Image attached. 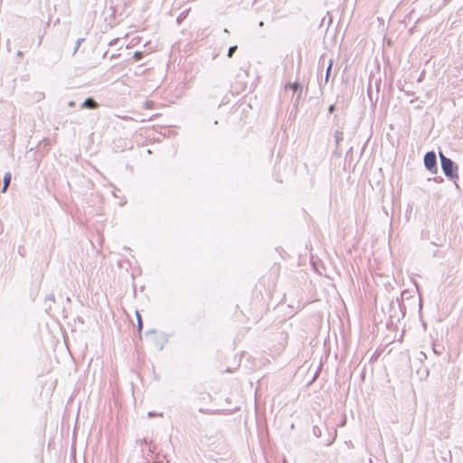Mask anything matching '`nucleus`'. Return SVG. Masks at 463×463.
<instances>
[{
    "label": "nucleus",
    "mask_w": 463,
    "mask_h": 463,
    "mask_svg": "<svg viewBox=\"0 0 463 463\" xmlns=\"http://www.w3.org/2000/svg\"><path fill=\"white\" fill-rule=\"evenodd\" d=\"M182 19H183V14H181L179 15V17L177 18V22L180 23Z\"/></svg>",
    "instance_id": "obj_17"
},
{
    "label": "nucleus",
    "mask_w": 463,
    "mask_h": 463,
    "mask_svg": "<svg viewBox=\"0 0 463 463\" xmlns=\"http://www.w3.org/2000/svg\"><path fill=\"white\" fill-rule=\"evenodd\" d=\"M17 56H18V57H22V56H23V52L18 51V52H17Z\"/></svg>",
    "instance_id": "obj_18"
},
{
    "label": "nucleus",
    "mask_w": 463,
    "mask_h": 463,
    "mask_svg": "<svg viewBox=\"0 0 463 463\" xmlns=\"http://www.w3.org/2000/svg\"><path fill=\"white\" fill-rule=\"evenodd\" d=\"M68 106H69L70 108H72V107H74V106H75V102H74V101H72V100H71V101H69V102H68Z\"/></svg>",
    "instance_id": "obj_16"
},
{
    "label": "nucleus",
    "mask_w": 463,
    "mask_h": 463,
    "mask_svg": "<svg viewBox=\"0 0 463 463\" xmlns=\"http://www.w3.org/2000/svg\"><path fill=\"white\" fill-rule=\"evenodd\" d=\"M47 301H51V302H54L55 301V297L52 293L49 294L46 298H45V302Z\"/></svg>",
    "instance_id": "obj_12"
},
{
    "label": "nucleus",
    "mask_w": 463,
    "mask_h": 463,
    "mask_svg": "<svg viewBox=\"0 0 463 463\" xmlns=\"http://www.w3.org/2000/svg\"><path fill=\"white\" fill-rule=\"evenodd\" d=\"M333 62H334L333 60H330L329 62H328V65H327V68H326V77H325V82L326 83L329 80V76H330V73H331Z\"/></svg>",
    "instance_id": "obj_7"
},
{
    "label": "nucleus",
    "mask_w": 463,
    "mask_h": 463,
    "mask_svg": "<svg viewBox=\"0 0 463 463\" xmlns=\"http://www.w3.org/2000/svg\"><path fill=\"white\" fill-rule=\"evenodd\" d=\"M165 342H167V338L165 336V335H162V342L158 345L160 350H162L164 348V345Z\"/></svg>",
    "instance_id": "obj_13"
},
{
    "label": "nucleus",
    "mask_w": 463,
    "mask_h": 463,
    "mask_svg": "<svg viewBox=\"0 0 463 463\" xmlns=\"http://www.w3.org/2000/svg\"><path fill=\"white\" fill-rule=\"evenodd\" d=\"M313 433H314V435L316 437H317V438L320 437L321 436V430H320V428L317 427V426H314L313 427Z\"/></svg>",
    "instance_id": "obj_10"
},
{
    "label": "nucleus",
    "mask_w": 463,
    "mask_h": 463,
    "mask_svg": "<svg viewBox=\"0 0 463 463\" xmlns=\"http://www.w3.org/2000/svg\"><path fill=\"white\" fill-rule=\"evenodd\" d=\"M263 25H264V22H263V21H260V22L259 23V26L262 27Z\"/></svg>",
    "instance_id": "obj_19"
},
{
    "label": "nucleus",
    "mask_w": 463,
    "mask_h": 463,
    "mask_svg": "<svg viewBox=\"0 0 463 463\" xmlns=\"http://www.w3.org/2000/svg\"><path fill=\"white\" fill-rule=\"evenodd\" d=\"M335 110V104L330 105L328 108V111L330 113H333Z\"/></svg>",
    "instance_id": "obj_14"
},
{
    "label": "nucleus",
    "mask_w": 463,
    "mask_h": 463,
    "mask_svg": "<svg viewBox=\"0 0 463 463\" xmlns=\"http://www.w3.org/2000/svg\"><path fill=\"white\" fill-rule=\"evenodd\" d=\"M84 41V39H78L77 41V44H76V48H75V52L77 51V49L79 48V46L80 45L81 42Z\"/></svg>",
    "instance_id": "obj_15"
},
{
    "label": "nucleus",
    "mask_w": 463,
    "mask_h": 463,
    "mask_svg": "<svg viewBox=\"0 0 463 463\" xmlns=\"http://www.w3.org/2000/svg\"><path fill=\"white\" fill-rule=\"evenodd\" d=\"M137 330L140 333L142 331L143 323L140 314L137 311Z\"/></svg>",
    "instance_id": "obj_8"
},
{
    "label": "nucleus",
    "mask_w": 463,
    "mask_h": 463,
    "mask_svg": "<svg viewBox=\"0 0 463 463\" xmlns=\"http://www.w3.org/2000/svg\"><path fill=\"white\" fill-rule=\"evenodd\" d=\"M224 33H229V31H228V29H224Z\"/></svg>",
    "instance_id": "obj_20"
},
{
    "label": "nucleus",
    "mask_w": 463,
    "mask_h": 463,
    "mask_svg": "<svg viewBox=\"0 0 463 463\" xmlns=\"http://www.w3.org/2000/svg\"><path fill=\"white\" fill-rule=\"evenodd\" d=\"M439 159H440V165L442 172L444 173L445 176L450 180L455 182L458 179V165L451 160L450 158L447 157L442 152L439 153Z\"/></svg>",
    "instance_id": "obj_1"
},
{
    "label": "nucleus",
    "mask_w": 463,
    "mask_h": 463,
    "mask_svg": "<svg viewBox=\"0 0 463 463\" xmlns=\"http://www.w3.org/2000/svg\"><path fill=\"white\" fill-rule=\"evenodd\" d=\"M285 89L291 90L295 94H297L295 102L298 103L301 98L302 86L298 82H293L287 84Z\"/></svg>",
    "instance_id": "obj_3"
},
{
    "label": "nucleus",
    "mask_w": 463,
    "mask_h": 463,
    "mask_svg": "<svg viewBox=\"0 0 463 463\" xmlns=\"http://www.w3.org/2000/svg\"><path fill=\"white\" fill-rule=\"evenodd\" d=\"M133 58L136 61H140L143 58V52H138V51L135 52Z\"/></svg>",
    "instance_id": "obj_11"
},
{
    "label": "nucleus",
    "mask_w": 463,
    "mask_h": 463,
    "mask_svg": "<svg viewBox=\"0 0 463 463\" xmlns=\"http://www.w3.org/2000/svg\"><path fill=\"white\" fill-rule=\"evenodd\" d=\"M334 137H335V145H336V146H338L340 142L343 140L344 134L340 130H335V134H334Z\"/></svg>",
    "instance_id": "obj_6"
},
{
    "label": "nucleus",
    "mask_w": 463,
    "mask_h": 463,
    "mask_svg": "<svg viewBox=\"0 0 463 463\" xmlns=\"http://www.w3.org/2000/svg\"><path fill=\"white\" fill-rule=\"evenodd\" d=\"M11 179H12L11 173L10 172L5 173V175L4 176L3 187L1 190L2 193H5L7 191V188L11 183Z\"/></svg>",
    "instance_id": "obj_5"
},
{
    "label": "nucleus",
    "mask_w": 463,
    "mask_h": 463,
    "mask_svg": "<svg viewBox=\"0 0 463 463\" xmlns=\"http://www.w3.org/2000/svg\"><path fill=\"white\" fill-rule=\"evenodd\" d=\"M99 107V103L91 97L87 98L82 104L80 105V109H95Z\"/></svg>",
    "instance_id": "obj_4"
},
{
    "label": "nucleus",
    "mask_w": 463,
    "mask_h": 463,
    "mask_svg": "<svg viewBox=\"0 0 463 463\" xmlns=\"http://www.w3.org/2000/svg\"><path fill=\"white\" fill-rule=\"evenodd\" d=\"M424 166L433 174L438 173L437 156L434 151H429L425 154Z\"/></svg>",
    "instance_id": "obj_2"
},
{
    "label": "nucleus",
    "mask_w": 463,
    "mask_h": 463,
    "mask_svg": "<svg viewBox=\"0 0 463 463\" xmlns=\"http://www.w3.org/2000/svg\"><path fill=\"white\" fill-rule=\"evenodd\" d=\"M238 49V46L237 45H233V46H231L228 50V53H227V56L229 58L232 57L233 53L237 51Z\"/></svg>",
    "instance_id": "obj_9"
}]
</instances>
